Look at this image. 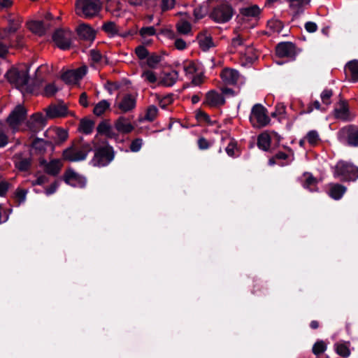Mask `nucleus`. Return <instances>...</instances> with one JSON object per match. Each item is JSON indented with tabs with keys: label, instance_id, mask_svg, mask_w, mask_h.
<instances>
[{
	"label": "nucleus",
	"instance_id": "f257e3e1",
	"mask_svg": "<svg viewBox=\"0 0 358 358\" xmlns=\"http://www.w3.org/2000/svg\"><path fill=\"white\" fill-rule=\"evenodd\" d=\"M6 76L8 82L14 85L17 88L21 90H25L27 92L33 93V90L27 85L29 76L27 66H23L20 69L12 68L6 73Z\"/></svg>",
	"mask_w": 358,
	"mask_h": 358
},
{
	"label": "nucleus",
	"instance_id": "f03ea898",
	"mask_svg": "<svg viewBox=\"0 0 358 358\" xmlns=\"http://www.w3.org/2000/svg\"><path fill=\"white\" fill-rule=\"evenodd\" d=\"M101 6V0H78L76 4V13L79 16L91 18L99 13Z\"/></svg>",
	"mask_w": 358,
	"mask_h": 358
},
{
	"label": "nucleus",
	"instance_id": "7ed1b4c3",
	"mask_svg": "<svg viewBox=\"0 0 358 358\" xmlns=\"http://www.w3.org/2000/svg\"><path fill=\"white\" fill-rule=\"evenodd\" d=\"M334 176L342 180H355L358 178V168L351 164L341 161L334 168Z\"/></svg>",
	"mask_w": 358,
	"mask_h": 358
},
{
	"label": "nucleus",
	"instance_id": "20e7f679",
	"mask_svg": "<svg viewBox=\"0 0 358 358\" xmlns=\"http://www.w3.org/2000/svg\"><path fill=\"white\" fill-rule=\"evenodd\" d=\"M113 158L112 148L108 145H103L96 150L92 164L94 166H105L110 163Z\"/></svg>",
	"mask_w": 358,
	"mask_h": 358
},
{
	"label": "nucleus",
	"instance_id": "39448f33",
	"mask_svg": "<svg viewBox=\"0 0 358 358\" xmlns=\"http://www.w3.org/2000/svg\"><path fill=\"white\" fill-rule=\"evenodd\" d=\"M250 121L254 127H263L270 122L266 108L261 104H255L251 110Z\"/></svg>",
	"mask_w": 358,
	"mask_h": 358
},
{
	"label": "nucleus",
	"instance_id": "423d86ee",
	"mask_svg": "<svg viewBox=\"0 0 358 358\" xmlns=\"http://www.w3.org/2000/svg\"><path fill=\"white\" fill-rule=\"evenodd\" d=\"M73 34L68 29H60L53 34L52 41L61 50H69L73 43Z\"/></svg>",
	"mask_w": 358,
	"mask_h": 358
},
{
	"label": "nucleus",
	"instance_id": "0eeeda50",
	"mask_svg": "<svg viewBox=\"0 0 358 358\" xmlns=\"http://www.w3.org/2000/svg\"><path fill=\"white\" fill-rule=\"evenodd\" d=\"M27 116V110L22 104L17 105L6 119L9 127L13 130H18L20 125L24 122Z\"/></svg>",
	"mask_w": 358,
	"mask_h": 358
},
{
	"label": "nucleus",
	"instance_id": "6e6552de",
	"mask_svg": "<svg viewBox=\"0 0 358 358\" xmlns=\"http://www.w3.org/2000/svg\"><path fill=\"white\" fill-rule=\"evenodd\" d=\"M90 150L91 148L87 144H83L80 147L73 146L64 151L63 157L65 159L71 162L84 160Z\"/></svg>",
	"mask_w": 358,
	"mask_h": 358
},
{
	"label": "nucleus",
	"instance_id": "1a4fd4ad",
	"mask_svg": "<svg viewBox=\"0 0 358 358\" xmlns=\"http://www.w3.org/2000/svg\"><path fill=\"white\" fill-rule=\"evenodd\" d=\"M234 11L231 6L222 3L215 7L210 14L211 18L217 22H226L233 16Z\"/></svg>",
	"mask_w": 358,
	"mask_h": 358
},
{
	"label": "nucleus",
	"instance_id": "9d476101",
	"mask_svg": "<svg viewBox=\"0 0 358 358\" xmlns=\"http://www.w3.org/2000/svg\"><path fill=\"white\" fill-rule=\"evenodd\" d=\"M87 73V67L85 65L66 71L62 76L63 80L70 85H76Z\"/></svg>",
	"mask_w": 358,
	"mask_h": 358
},
{
	"label": "nucleus",
	"instance_id": "9b49d317",
	"mask_svg": "<svg viewBox=\"0 0 358 358\" xmlns=\"http://www.w3.org/2000/svg\"><path fill=\"white\" fill-rule=\"evenodd\" d=\"M70 114L63 101L52 103L46 108V118L55 119L65 117Z\"/></svg>",
	"mask_w": 358,
	"mask_h": 358
},
{
	"label": "nucleus",
	"instance_id": "f8f14e48",
	"mask_svg": "<svg viewBox=\"0 0 358 358\" xmlns=\"http://www.w3.org/2000/svg\"><path fill=\"white\" fill-rule=\"evenodd\" d=\"M338 138L341 141H346L349 145L358 146V130L351 127H344L338 133Z\"/></svg>",
	"mask_w": 358,
	"mask_h": 358
},
{
	"label": "nucleus",
	"instance_id": "ddd939ff",
	"mask_svg": "<svg viewBox=\"0 0 358 358\" xmlns=\"http://www.w3.org/2000/svg\"><path fill=\"white\" fill-rule=\"evenodd\" d=\"M45 125V117L41 112L32 114L26 122L27 129L32 133L42 130Z\"/></svg>",
	"mask_w": 358,
	"mask_h": 358
},
{
	"label": "nucleus",
	"instance_id": "4468645a",
	"mask_svg": "<svg viewBox=\"0 0 358 358\" xmlns=\"http://www.w3.org/2000/svg\"><path fill=\"white\" fill-rule=\"evenodd\" d=\"M182 70L185 75L192 79L194 85H198L202 81V76L201 72H199L197 66L193 62H186L183 64Z\"/></svg>",
	"mask_w": 358,
	"mask_h": 358
},
{
	"label": "nucleus",
	"instance_id": "2eb2a0df",
	"mask_svg": "<svg viewBox=\"0 0 358 358\" xmlns=\"http://www.w3.org/2000/svg\"><path fill=\"white\" fill-rule=\"evenodd\" d=\"M67 131L57 127H50L46 130V138L52 141L55 144H59L66 140Z\"/></svg>",
	"mask_w": 358,
	"mask_h": 358
},
{
	"label": "nucleus",
	"instance_id": "dca6fc26",
	"mask_svg": "<svg viewBox=\"0 0 358 358\" xmlns=\"http://www.w3.org/2000/svg\"><path fill=\"white\" fill-rule=\"evenodd\" d=\"M64 181L68 185L75 187H83L86 184L85 178L71 169L66 171Z\"/></svg>",
	"mask_w": 358,
	"mask_h": 358
},
{
	"label": "nucleus",
	"instance_id": "f3484780",
	"mask_svg": "<svg viewBox=\"0 0 358 358\" xmlns=\"http://www.w3.org/2000/svg\"><path fill=\"white\" fill-rule=\"evenodd\" d=\"M31 154L39 157V162L41 165L45 164L43 155L45 153V141L43 138H35L31 145Z\"/></svg>",
	"mask_w": 358,
	"mask_h": 358
},
{
	"label": "nucleus",
	"instance_id": "a211bd4d",
	"mask_svg": "<svg viewBox=\"0 0 358 358\" xmlns=\"http://www.w3.org/2000/svg\"><path fill=\"white\" fill-rule=\"evenodd\" d=\"M78 37L86 41L92 42L96 36V31L87 24H80L76 29Z\"/></svg>",
	"mask_w": 358,
	"mask_h": 358
},
{
	"label": "nucleus",
	"instance_id": "6ab92c4d",
	"mask_svg": "<svg viewBox=\"0 0 358 358\" xmlns=\"http://www.w3.org/2000/svg\"><path fill=\"white\" fill-rule=\"evenodd\" d=\"M13 162L15 168L20 171H28L31 165V158L24 157L21 153L13 156Z\"/></svg>",
	"mask_w": 358,
	"mask_h": 358
},
{
	"label": "nucleus",
	"instance_id": "aec40b11",
	"mask_svg": "<svg viewBox=\"0 0 358 358\" xmlns=\"http://www.w3.org/2000/svg\"><path fill=\"white\" fill-rule=\"evenodd\" d=\"M225 102L222 94L215 91H210L206 94V103L211 107H217L224 104Z\"/></svg>",
	"mask_w": 358,
	"mask_h": 358
},
{
	"label": "nucleus",
	"instance_id": "412c9836",
	"mask_svg": "<svg viewBox=\"0 0 358 358\" xmlns=\"http://www.w3.org/2000/svg\"><path fill=\"white\" fill-rule=\"evenodd\" d=\"M276 54L280 57H292L294 46L292 43H280L276 47Z\"/></svg>",
	"mask_w": 358,
	"mask_h": 358
},
{
	"label": "nucleus",
	"instance_id": "4be33fe9",
	"mask_svg": "<svg viewBox=\"0 0 358 358\" xmlns=\"http://www.w3.org/2000/svg\"><path fill=\"white\" fill-rule=\"evenodd\" d=\"M221 77L226 84L234 85L238 82L240 75L238 72L234 69H225L221 73Z\"/></svg>",
	"mask_w": 358,
	"mask_h": 358
},
{
	"label": "nucleus",
	"instance_id": "5701e85b",
	"mask_svg": "<svg viewBox=\"0 0 358 358\" xmlns=\"http://www.w3.org/2000/svg\"><path fill=\"white\" fill-rule=\"evenodd\" d=\"M238 53L245 59L247 62L252 63L257 59V54L252 46L246 45L245 47H241Z\"/></svg>",
	"mask_w": 358,
	"mask_h": 358
},
{
	"label": "nucleus",
	"instance_id": "b1692460",
	"mask_svg": "<svg viewBox=\"0 0 358 358\" xmlns=\"http://www.w3.org/2000/svg\"><path fill=\"white\" fill-rule=\"evenodd\" d=\"M240 13L246 20H252L259 17L261 10L257 5H252L241 8Z\"/></svg>",
	"mask_w": 358,
	"mask_h": 358
},
{
	"label": "nucleus",
	"instance_id": "393cba45",
	"mask_svg": "<svg viewBox=\"0 0 358 358\" xmlns=\"http://www.w3.org/2000/svg\"><path fill=\"white\" fill-rule=\"evenodd\" d=\"M136 106V99L130 94L125 95L117 103V107L124 113L132 110Z\"/></svg>",
	"mask_w": 358,
	"mask_h": 358
},
{
	"label": "nucleus",
	"instance_id": "a878e982",
	"mask_svg": "<svg viewBox=\"0 0 358 358\" xmlns=\"http://www.w3.org/2000/svg\"><path fill=\"white\" fill-rule=\"evenodd\" d=\"M103 31L110 36L120 35L122 37H126L132 35L131 31L124 33H120L117 25L113 22H106L103 24Z\"/></svg>",
	"mask_w": 358,
	"mask_h": 358
},
{
	"label": "nucleus",
	"instance_id": "bb28decb",
	"mask_svg": "<svg viewBox=\"0 0 358 358\" xmlns=\"http://www.w3.org/2000/svg\"><path fill=\"white\" fill-rule=\"evenodd\" d=\"M27 29L33 34L43 36L45 33L44 24L42 20H30L26 24Z\"/></svg>",
	"mask_w": 358,
	"mask_h": 358
},
{
	"label": "nucleus",
	"instance_id": "cd10ccee",
	"mask_svg": "<svg viewBox=\"0 0 358 358\" xmlns=\"http://www.w3.org/2000/svg\"><path fill=\"white\" fill-rule=\"evenodd\" d=\"M198 42L199 44L200 48L203 51L208 50L210 48L214 46V43L212 40L211 36L206 33H201L197 36Z\"/></svg>",
	"mask_w": 358,
	"mask_h": 358
},
{
	"label": "nucleus",
	"instance_id": "c85d7f7f",
	"mask_svg": "<svg viewBox=\"0 0 358 358\" xmlns=\"http://www.w3.org/2000/svg\"><path fill=\"white\" fill-rule=\"evenodd\" d=\"M62 167V162L61 159H51L48 163H46V174L56 176L60 172Z\"/></svg>",
	"mask_w": 358,
	"mask_h": 358
},
{
	"label": "nucleus",
	"instance_id": "c756f323",
	"mask_svg": "<svg viewBox=\"0 0 358 358\" xmlns=\"http://www.w3.org/2000/svg\"><path fill=\"white\" fill-rule=\"evenodd\" d=\"M115 126L116 129L121 133H129L134 129L130 122L123 117L116 121Z\"/></svg>",
	"mask_w": 358,
	"mask_h": 358
},
{
	"label": "nucleus",
	"instance_id": "7c9ffc66",
	"mask_svg": "<svg viewBox=\"0 0 358 358\" xmlns=\"http://www.w3.org/2000/svg\"><path fill=\"white\" fill-rule=\"evenodd\" d=\"M156 34V29L154 27H142L139 31L143 43L148 45L151 43L150 36H153Z\"/></svg>",
	"mask_w": 358,
	"mask_h": 358
},
{
	"label": "nucleus",
	"instance_id": "2f4dec72",
	"mask_svg": "<svg viewBox=\"0 0 358 358\" xmlns=\"http://www.w3.org/2000/svg\"><path fill=\"white\" fill-rule=\"evenodd\" d=\"M11 44V40L6 33L4 35L0 34V57H4L8 52V48Z\"/></svg>",
	"mask_w": 358,
	"mask_h": 358
},
{
	"label": "nucleus",
	"instance_id": "473e14b6",
	"mask_svg": "<svg viewBox=\"0 0 358 358\" xmlns=\"http://www.w3.org/2000/svg\"><path fill=\"white\" fill-rule=\"evenodd\" d=\"M349 346V342L336 343L334 344V350L341 357H348L350 355Z\"/></svg>",
	"mask_w": 358,
	"mask_h": 358
},
{
	"label": "nucleus",
	"instance_id": "72a5a7b5",
	"mask_svg": "<svg viewBox=\"0 0 358 358\" xmlns=\"http://www.w3.org/2000/svg\"><path fill=\"white\" fill-rule=\"evenodd\" d=\"M345 70L349 71L351 79L354 83L358 82V61L352 60L349 62L345 66Z\"/></svg>",
	"mask_w": 358,
	"mask_h": 358
},
{
	"label": "nucleus",
	"instance_id": "f704fd0d",
	"mask_svg": "<svg viewBox=\"0 0 358 358\" xmlns=\"http://www.w3.org/2000/svg\"><path fill=\"white\" fill-rule=\"evenodd\" d=\"M178 78V71L173 70L164 74L162 82L166 86L173 85Z\"/></svg>",
	"mask_w": 358,
	"mask_h": 358
},
{
	"label": "nucleus",
	"instance_id": "c9c22d12",
	"mask_svg": "<svg viewBox=\"0 0 358 358\" xmlns=\"http://www.w3.org/2000/svg\"><path fill=\"white\" fill-rule=\"evenodd\" d=\"M346 188L341 185H333L331 187L329 195L334 199H339L345 192Z\"/></svg>",
	"mask_w": 358,
	"mask_h": 358
},
{
	"label": "nucleus",
	"instance_id": "e433bc0d",
	"mask_svg": "<svg viewBox=\"0 0 358 358\" xmlns=\"http://www.w3.org/2000/svg\"><path fill=\"white\" fill-rule=\"evenodd\" d=\"M289 3L290 7L295 10L296 13L302 12L303 8L308 5L310 0H287Z\"/></svg>",
	"mask_w": 358,
	"mask_h": 358
},
{
	"label": "nucleus",
	"instance_id": "4c0bfd02",
	"mask_svg": "<svg viewBox=\"0 0 358 358\" xmlns=\"http://www.w3.org/2000/svg\"><path fill=\"white\" fill-rule=\"evenodd\" d=\"M110 107V103L106 100H101L94 108V115L99 116L103 114Z\"/></svg>",
	"mask_w": 358,
	"mask_h": 358
},
{
	"label": "nucleus",
	"instance_id": "58836bf2",
	"mask_svg": "<svg viewBox=\"0 0 358 358\" xmlns=\"http://www.w3.org/2000/svg\"><path fill=\"white\" fill-rule=\"evenodd\" d=\"M27 190L21 187H18L14 192V200L17 206H20L22 202L25 201Z\"/></svg>",
	"mask_w": 358,
	"mask_h": 358
},
{
	"label": "nucleus",
	"instance_id": "ea45409f",
	"mask_svg": "<svg viewBox=\"0 0 358 358\" xmlns=\"http://www.w3.org/2000/svg\"><path fill=\"white\" fill-rule=\"evenodd\" d=\"M90 57L96 65H103L107 63L106 59L97 50H92L90 51Z\"/></svg>",
	"mask_w": 358,
	"mask_h": 358
},
{
	"label": "nucleus",
	"instance_id": "a19ab883",
	"mask_svg": "<svg viewBox=\"0 0 358 358\" xmlns=\"http://www.w3.org/2000/svg\"><path fill=\"white\" fill-rule=\"evenodd\" d=\"M336 116L343 120H349L350 117L348 106L345 104H341L339 108L336 109Z\"/></svg>",
	"mask_w": 358,
	"mask_h": 358
},
{
	"label": "nucleus",
	"instance_id": "79ce46f5",
	"mask_svg": "<svg viewBox=\"0 0 358 358\" xmlns=\"http://www.w3.org/2000/svg\"><path fill=\"white\" fill-rule=\"evenodd\" d=\"M93 128H94V122L93 121H92L90 120H87V119H83L80 121L79 129L82 132H83L86 134H90L92 131Z\"/></svg>",
	"mask_w": 358,
	"mask_h": 358
},
{
	"label": "nucleus",
	"instance_id": "37998d69",
	"mask_svg": "<svg viewBox=\"0 0 358 358\" xmlns=\"http://www.w3.org/2000/svg\"><path fill=\"white\" fill-rule=\"evenodd\" d=\"M7 133L8 128L6 125L0 122V148L4 147L8 142Z\"/></svg>",
	"mask_w": 358,
	"mask_h": 358
},
{
	"label": "nucleus",
	"instance_id": "c03bdc74",
	"mask_svg": "<svg viewBox=\"0 0 358 358\" xmlns=\"http://www.w3.org/2000/svg\"><path fill=\"white\" fill-rule=\"evenodd\" d=\"M178 31L181 34H188L192 29L191 24L186 20H180L176 24Z\"/></svg>",
	"mask_w": 358,
	"mask_h": 358
},
{
	"label": "nucleus",
	"instance_id": "a18cd8bd",
	"mask_svg": "<svg viewBox=\"0 0 358 358\" xmlns=\"http://www.w3.org/2000/svg\"><path fill=\"white\" fill-rule=\"evenodd\" d=\"M327 350V345L323 341H317L313 346V353L316 356H320Z\"/></svg>",
	"mask_w": 358,
	"mask_h": 358
},
{
	"label": "nucleus",
	"instance_id": "49530a36",
	"mask_svg": "<svg viewBox=\"0 0 358 358\" xmlns=\"http://www.w3.org/2000/svg\"><path fill=\"white\" fill-rule=\"evenodd\" d=\"M259 148L266 150L268 149L270 145V137L268 134H261L258 138L257 142Z\"/></svg>",
	"mask_w": 358,
	"mask_h": 358
},
{
	"label": "nucleus",
	"instance_id": "de8ad7c7",
	"mask_svg": "<svg viewBox=\"0 0 358 358\" xmlns=\"http://www.w3.org/2000/svg\"><path fill=\"white\" fill-rule=\"evenodd\" d=\"M305 182L303 183V187L310 189V191H313V189L311 188V186H315L317 183V180L314 178L312 175L310 173H305L304 176Z\"/></svg>",
	"mask_w": 358,
	"mask_h": 358
},
{
	"label": "nucleus",
	"instance_id": "09e8293b",
	"mask_svg": "<svg viewBox=\"0 0 358 358\" xmlns=\"http://www.w3.org/2000/svg\"><path fill=\"white\" fill-rule=\"evenodd\" d=\"M306 140L310 145H314L320 141V136L316 131H310L306 135Z\"/></svg>",
	"mask_w": 358,
	"mask_h": 358
},
{
	"label": "nucleus",
	"instance_id": "8fccbe9b",
	"mask_svg": "<svg viewBox=\"0 0 358 358\" xmlns=\"http://www.w3.org/2000/svg\"><path fill=\"white\" fill-rule=\"evenodd\" d=\"M97 131L99 134H105L108 136L111 135V128L106 122H101L97 127Z\"/></svg>",
	"mask_w": 358,
	"mask_h": 358
},
{
	"label": "nucleus",
	"instance_id": "3c124183",
	"mask_svg": "<svg viewBox=\"0 0 358 358\" xmlns=\"http://www.w3.org/2000/svg\"><path fill=\"white\" fill-rule=\"evenodd\" d=\"M59 89V87L55 83L46 85V96H54Z\"/></svg>",
	"mask_w": 358,
	"mask_h": 358
},
{
	"label": "nucleus",
	"instance_id": "603ef678",
	"mask_svg": "<svg viewBox=\"0 0 358 358\" xmlns=\"http://www.w3.org/2000/svg\"><path fill=\"white\" fill-rule=\"evenodd\" d=\"M142 78L150 83H154L157 81V76L155 75V73L152 71H145L143 74H142Z\"/></svg>",
	"mask_w": 358,
	"mask_h": 358
},
{
	"label": "nucleus",
	"instance_id": "864d4df0",
	"mask_svg": "<svg viewBox=\"0 0 358 358\" xmlns=\"http://www.w3.org/2000/svg\"><path fill=\"white\" fill-rule=\"evenodd\" d=\"M161 57L157 55H152L148 57L147 64L151 68H155L160 62Z\"/></svg>",
	"mask_w": 358,
	"mask_h": 358
},
{
	"label": "nucleus",
	"instance_id": "5fc2aeb1",
	"mask_svg": "<svg viewBox=\"0 0 358 358\" xmlns=\"http://www.w3.org/2000/svg\"><path fill=\"white\" fill-rule=\"evenodd\" d=\"M157 114V108L154 106H150L146 112L145 119L152 121L155 119Z\"/></svg>",
	"mask_w": 358,
	"mask_h": 358
},
{
	"label": "nucleus",
	"instance_id": "6e6d98bb",
	"mask_svg": "<svg viewBox=\"0 0 358 358\" xmlns=\"http://www.w3.org/2000/svg\"><path fill=\"white\" fill-rule=\"evenodd\" d=\"M10 187V183L8 181L4 180H0V196H6Z\"/></svg>",
	"mask_w": 358,
	"mask_h": 358
},
{
	"label": "nucleus",
	"instance_id": "4d7b16f0",
	"mask_svg": "<svg viewBox=\"0 0 358 358\" xmlns=\"http://www.w3.org/2000/svg\"><path fill=\"white\" fill-rule=\"evenodd\" d=\"M332 96V92L329 90H324L321 94V99L324 104L329 105L330 103V98Z\"/></svg>",
	"mask_w": 358,
	"mask_h": 358
},
{
	"label": "nucleus",
	"instance_id": "13d9d810",
	"mask_svg": "<svg viewBox=\"0 0 358 358\" xmlns=\"http://www.w3.org/2000/svg\"><path fill=\"white\" fill-rule=\"evenodd\" d=\"M206 9L202 6L196 8L194 10V15L196 20L203 18L206 14Z\"/></svg>",
	"mask_w": 358,
	"mask_h": 358
},
{
	"label": "nucleus",
	"instance_id": "bf43d9fd",
	"mask_svg": "<svg viewBox=\"0 0 358 358\" xmlns=\"http://www.w3.org/2000/svg\"><path fill=\"white\" fill-rule=\"evenodd\" d=\"M231 45L234 48H236L237 51L238 52V50L241 49V47H245L246 45L243 44V38L240 36H238L237 37L233 38Z\"/></svg>",
	"mask_w": 358,
	"mask_h": 358
},
{
	"label": "nucleus",
	"instance_id": "052dcab7",
	"mask_svg": "<svg viewBox=\"0 0 358 358\" xmlns=\"http://www.w3.org/2000/svg\"><path fill=\"white\" fill-rule=\"evenodd\" d=\"M136 54L139 59H144L148 56V52L145 47L139 45L136 48Z\"/></svg>",
	"mask_w": 358,
	"mask_h": 358
},
{
	"label": "nucleus",
	"instance_id": "680f3d73",
	"mask_svg": "<svg viewBox=\"0 0 358 358\" xmlns=\"http://www.w3.org/2000/svg\"><path fill=\"white\" fill-rule=\"evenodd\" d=\"M268 27L272 29L274 31L279 32L281 31L282 25L280 21H269L268 22Z\"/></svg>",
	"mask_w": 358,
	"mask_h": 358
},
{
	"label": "nucleus",
	"instance_id": "e2e57ef3",
	"mask_svg": "<svg viewBox=\"0 0 358 358\" xmlns=\"http://www.w3.org/2000/svg\"><path fill=\"white\" fill-rule=\"evenodd\" d=\"M175 0H162V10L165 11L174 7Z\"/></svg>",
	"mask_w": 358,
	"mask_h": 358
},
{
	"label": "nucleus",
	"instance_id": "0e129e2a",
	"mask_svg": "<svg viewBox=\"0 0 358 358\" xmlns=\"http://www.w3.org/2000/svg\"><path fill=\"white\" fill-rule=\"evenodd\" d=\"M142 144V140L137 138L132 141L130 145V149L132 152H138L141 150Z\"/></svg>",
	"mask_w": 358,
	"mask_h": 358
},
{
	"label": "nucleus",
	"instance_id": "69168bd1",
	"mask_svg": "<svg viewBox=\"0 0 358 358\" xmlns=\"http://www.w3.org/2000/svg\"><path fill=\"white\" fill-rule=\"evenodd\" d=\"M11 212V209L4 210L3 212L2 206L0 204V224L3 222H6L8 220L9 213Z\"/></svg>",
	"mask_w": 358,
	"mask_h": 358
},
{
	"label": "nucleus",
	"instance_id": "338daca9",
	"mask_svg": "<svg viewBox=\"0 0 358 358\" xmlns=\"http://www.w3.org/2000/svg\"><path fill=\"white\" fill-rule=\"evenodd\" d=\"M174 45L178 50H183L187 46V43L183 39L180 38H176L174 41Z\"/></svg>",
	"mask_w": 358,
	"mask_h": 358
},
{
	"label": "nucleus",
	"instance_id": "774afa93",
	"mask_svg": "<svg viewBox=\"0 0 358 358\" xmlns=\"http://www.w3.org/2000/svg\"><path fill=\"white\" fill-rule=\"evenodd\" d=\"M24 38L22 35H17L15 41H11L10 47L21 48L23 46Z\"/></svg>",
	"mask_w": 358,
	"mask_h": 358
}]
</instances>
